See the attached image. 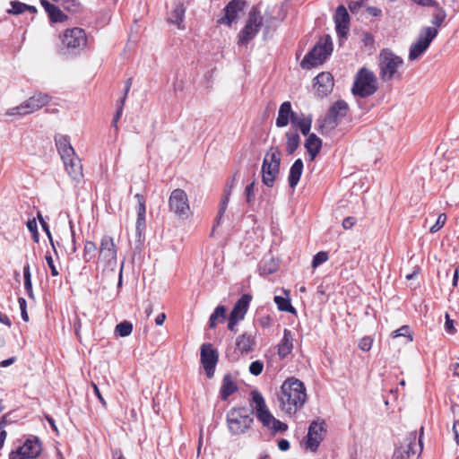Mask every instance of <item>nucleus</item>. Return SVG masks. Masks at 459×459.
Segmentation results:
<instances>
[{
    "label": "nucleus",
    "instance_id": "nucleus-1",
    "mask_svg": "<svg viewBox=\"0 0 459 459\" xmlns=\"http://www.w3.org/2000/svg\"><path fill=\"white\" fill-rule=\"evenodd\" d=\"M307 392L303 382L295 377L287 378L277 393L279 408L288 415H294L307 402Z\"/></svg>",
    "mask_w": 459,
    "mask_h": 459
},
{
    "label": "nucleus",
    "instance_id": "nucleus-2",
    "mask_svg": "<svg viewBox=\"0 0 459 459\" xmlns=\"http://www.w3.org/2000/svg\"><path fill=\"white\" fill-rule=\"evenodd\" d=\"M250 396V406L252 407L256 419L264 429H266L272 435L282 433L288 429V425L286 423L276 419L272 414L266 405L264 398L259 391H251Z\"/></svg>",
    "mask_w": 459,
    "mask_h": 459
},
{
    "label": "nucleus",
    "instance_id": "nucleus-3",
    "mask_svg": "<svg viewBox=\"0 0 459 459\" xmlns=\"http://www.w3.org/2000/svg\"><path fill=\"white\" fill-rule=\"evenodd\" d=\"M403 65V60L401 56L387 48L381 50L378 55L379 78L383 82L401 80L402 73L400 68Z\"/></svg>",
    "mask_w": 459,
    "mask_h": 459
},
{
    "label": "nucleus",
    "instance_id": "nucleus-4",
    "mask_svg": "<svg viewBox=\"0 0 459 459\" xmlns=\"http://www.w3.org/2000/svg\"><path fill=\"white\" fill-rule=\"evenodd\" d=\"M378 90V82L376 74L366 67L360 68L355 77L351 92L359 98H368Z\"/></svg>",
    "mask_w": 459,
    "mask_h": 459
},
{
    "label": "nucleus",
    "instance_id": "nucleus-5",
    "mask_svg": "<svg viewBox=\"0 0 459 459\" xmlns=\"http://www.w3.org/2000/svg\"><path fill=\"white\" fill-rule=\"evenodd\" d=\"M281 152L278 147H271L265 153L262 165V181L268 186L272 187L275 178L280 172Z\"/></svg>",
    "mask_w": 459,
    "mask_h": 459
},
{
    "label": "nucleus",
    "instance_id": "nucleus-6",
    "mask_svg": "<svg viewBox=\"0 0 459 459\" xmlns=\"http://www.w3.org/2000/svg\"><path fill=\"white\" fill-rule=\"evenodd\" d=\"M253 417L245 407L232 408L227 413V424L232 435H241L250 429Z\"/></svg>",
    "mask_w": 459,
    "mask_h": 459
},
{
    "label": "nucleus",
    "instance_id": "nucleus-7",
    "mask_svg": "<svg viewBox=\"0 0 459 459\" xmlns=\"http://www.w3.org/2000/svg\"><path fill=\"white\" fill-rule=\"evenodd\" d=\"M333 51V44L329 36L321 39L317 44L306 55L300 65L309 69L325 62Z\"/></svg>",
    "mask_w": 459,
    "mask_h": 459
},
{
    "label": "nucleus",
    "instance_id": "nucleus-8",
    "mask_svg": "<svg viewBox=\"0 0 459 459\" xmlns=\"http://www.w3.org/2000/svg\"><path fill=\"white\" fill-rule=\"evenodd\" d=\"M263 27V18L258 6H255L248 13L247 20L238 34V44L247 45L252 40Z\"/></svg>",
    "mask_w": 459,
    "mask_h": 459
},
{
    "label": "nucleus",
    "instance_id": "nucleus-9",
    "mask_svg": "<svg viewBox=\"0 0 459 459\" xmlns=\"http://www.w3.org/2000/svg\"><path fill=\"white\" fill-rule=\"evenodd\" d=\"M423 428H420V435L418 437L416 431L409 434L405 444L395 449L392 459H409L411 456L420 455L422 452L421 435Z\"/></svg>",
    "mask_w": 459,
    "mask_h": 459
},
{
    "label": "nucleus",
    "instance_id": "nucleus-10",
    "mask_svg": "<svg viewBox=\"0 0 459 459\" xmlns=\"http://www.w3.org/2000/svg\"><path fill=\"white\" fill-rule=\"evenodd\" d=\"M438 30L437 28L425 27L420 32L416 42L411 44L409 52V59L414 61L420 57L429 48L432 40L437 37Z\"/></svg>",
    "mask_w": 459,
    "mask_h": 459
},
{
    "label": "nucleus",
    "instance_id": "nucleus-11",
    "mask_svg": "<svg viewBox=\"0 0 459 459\" xmlns=\"http://www.w3.org/2000/svg\"><path fill=\"white\" fill-rule=\"evenodd\" d=\"M169 208L179 218L186 219L190 215L188 196L183 189L177 188L171 192L169 198Z\"/></svg>",
    "mask_w": 459,
    "mask_h": 459
},
{
    "label": "nucleus",
    "instance_id": "nucleus-12",
    "mask_svg": "<svg viewBox=\"0 0 459 459\" xmlns=\"http://www.w3.org/2000/svg\"><path fill=\"white\" fill-rule=\"evenodd\" d=\"M117 247L112 237L105 235L101 238L99 253L98 263L106 266H115L117 264Z\"/></svg>",
    "mask_w": 459,
    "mask_h": 459
},
{
    "label": "nucleus",
    "instance_id": "nucleus-13",
    "mask_svg": "<svg viewBox=\"0 0 459 459\" xmlns=\"http://www.w3.org/2000/svg\"><path fill=\"white\" fill-rule=\"evenodd\" d=\"M59 155L69 176L74 180H79L82 177V166L74 148L70 146L59 152Z\"/></svg>",
    "mask_w": 459,
    "mask_h": 459
},
{
    "label": "nucleus",
    "instance_id": "nucleus-14",
    "mask_svg": "<svg viewBox=\"0 0 459 459\" xmlns=\"http://www.w3.org/2000/svg\"><path fill=\"white\" fill-rule=\"evenodd\" d=\"M41 452V444L35 437L27 439L22 446L9 454V459H34Z\"/></svg>",
    "mask_w": 459,
    "mask_h": 459
},
{
    "label": "nucleus",
    "instance_id": "nucleus-15",
    "mask_svg": "<svg viewBox=\"0 0 459 459\" xmlns=\"http://www.w3.org/2000/svg\"><path fill=\"white\" fill-rule=\"evenodd\" d=\"M200 360L208 378H212L214 375L215 367L218 363V351L211 343H204L201 346Z\"/></svg>",
    "mask_w": 459,
    "mask_h": 459
},
{
    "label": "nucleus",
    "instance_id": "nucleus-16",
    "mask_svg": "<svg viewBox=\"0 0 459 459\" xmlns=\"http://www.w3.org/2000/svg\"><path fill=\"white\" fill-rule=\"evenodd\" d=\"M87 37L84 30L81 28H73L66 30L62 37V44L67 48H82L86 46Z\"/></svg>",
    "mask_w": 459,
    "mask_h": 459
},
{
    "label": "nucleus",
    "instance_id": "nucleus-17",
    "mask_svg": "<svg viewBox=\"0 0 459 459\" xmlns=\"http://www.w3.org/2000/svg\"><path fill=\"white\" fill-rule=\"evenodd\" d=\"M285 15L282 5L273 4L267 6L264 15H262L265 33H268L271 29L281 22Z\"/></svg>",
    "mask_w": 459,
    "mask_h": 459
},
{
    "label": "nucleus",
    "instance_id": "nucleus-18",
    "mask_svg": "<svg viewBox=\"0 0 459 459\" xmlns=\"http://www.w3.org/2000/svg\"><path fill=\"white\" fill-rule=\"evenodd\" d=\"M325 433V429L324 428V423L313 421L307 431V439L306 442L307 448L311 451H316L324 439Z\"/></svg>",
    "mask_w": 459,
    "mask_h": 459
},
{
    "label": "nucleus",
    "instance_id": "nucleus-19",
    "mask_svg": "<svg viewBox=\"0 0 459 459\" xmlns=\"http://www.w3.org/2000/svg\"><path fill=\"white\" fill-rule=\"evenodd\" d=\"M243 0H232L224 8V15L218 19L217 22L230 26L238 18V13L244 9Z\"/></svg>",
    "mask_w": 459,
    "mask_h": 459
},
{
    "label": "nucleus",
    "instance_id": "nucleus-20",
    "mask_svg": "<svg viewBox=\"0 0 459 459\" xmlns=\"http://www.w3.org/2000/svg\"><path fill=\"white\" fill-rule=\"evenodd\" d=\"M316 91L318 96L325 97L329 94L333 88V77L328 72H323L315 78Z\"/></svg>",
    "mask_w": 459,
    "mask_h": 459
},
{
    "label": "nucleus",
    "instance_id": "nucleus-21",
    "mask_svg": "<svg viewBox=\"0 0 459 459\" xmlns=\"http://www.w3.org/2000/svg\"><path fill=\"white\" fill-rule=\"evenodd\" d=\"M334 22L337 33L344 37L349 31L350 15L343 5H339L335 11Z\"/></svg>",
    "mask_w": 459,
    "mask_h": 459
},
{
    "label": "nucleus",
    "instance_id": "nucleus-22",
    "mask_svg": "<svg viewBox=\"0 0 459 459\" xmlns=\"http://www.w3.org/2000/svg\"><path fill=\"white\" fill-rule=\"evenodd\" d=\"M251 299L252 297L249 294L242 295L234 305L230 316L238 320L244 319Z\"/></svg>",
    "mask_w": 459,
    "mask_h": 459
},
{
    "label": "nucleus",
    "instance_id": "nucleus-23",
    "mask_svg": "<svg viewBox=\"0 0 459 459\" xmlns=\"http://www.w3.org/2000/svg\"><path fill=\"white\" fill-rule=\"evenodd\" d=\"M49 100L50 97L48 94L39 92L26 100L25 102L30 113H34L35 111L46 106Z\"/></svg>",
    "mask_w": 459,
    "mask_h": 459
},
{
    "label": "nucleus",
    "instance_id": "nucleus-24",
    "mask_svg": "<svg viewBox=\"0 0 459 459\" xmlns=\"http://www.w3.org/2000/svg\"><path fill=\"white\" fill-rule=\"evenodd\" d=\"M305 148L309 154V160L312 161L322 148V141L315 134H310L306 139Z\"/></svg>",
    "mask_w": 459,
    "mask_h": 459
},
{
    "label": "nucleus",
    "instance_id": "nucleus-25",
    "mask_svg": "<svg viewBox=\"0 0 459 459\" xmlns=\"http://www.w3.org/2000/svg\"><path fill=\"white\" fill-rule=\"evenodd\" d=\"M293 337L290 330L284 329L283 338L278 345V354L281 358L289 355L293 348Z\"/></svg>",
    "mask_w": 459,
    "mask_h": 459
},
{
    "label": "nucleus",
    "instance_id": "nucleus-26",
    "mask_svg": "<svg viewBox=\"0 0 459 459\" xmlns=\"http://www.w3.org/2000/svg\"><path fill=\"white\" fill-rule=\"evenodd\" d=\"M303 171V161L301 159H298L294 161L290 167L288 182L291 188H295L298 185Z\"/></svg>",
    "mask_w": 459,
    "mask_h": 459
},
{
    "label": "nucleus",
    "instance_id": "nucleus-27",
    "mask_svg": "<svg viewBox=\"0 0 459 459\" xmlns=\"http://www.w3.org/2000/svg\"><path fill=\"white\" fill-rule=\"evenodd\" d=\"M255 343V337L251 333H247L238 336L236 342L237 348L241 353H248L252 351Z\"/></svg>",
    "mask_w": 459,
    "mask_h": 459
},
{
    "label": "nucleus",
    "instance_id": "nucleus-28",
    "mask_svg": "<svg viewBox=\"0 0 459 459\" xmlns=\"http://www.w3.org/2000/svg\"><path fill=\"white\" fill-rule=\"evenodd\" d=\"M292 108L290 101H284L279 108L278 117L276 118V126L278 127H284L290 122V115H291Z\"/></svg>",
    "mask_w": 459,
    "mask_h": 459
},
{
    "label": "nucleus",
    "instance_id": "nucleus-29",
    "mask_svg": "<svg viewBox=\"0 0 459 459\" xmlns=\"http://www.w3.org/2000/svg\"><path fill=\"white\" fill-rule=\"evenodd\" d=\"M349 111V106L348 104L342 100H337L335 101L331 108L328 110V114L333 116V117L337 118L339 121H341L344 117H346L347 113Z\"/></svg>",
    "mask_w": 459,
    "mask_h": 459
},
{
    "label": "nucleus",
    "instance_id": "nucleus-30",
    "mask_svg": "<svg viewBox=\"0 0 459 459\" xmlns=\"http://www.w3.org/2000/svg\"><path fill=\"white\" fill-rule=\"evenodd\" d=\"M238 390L237 385L232 380L230 375H226L223 377L222 384L221 386V397L226 401L229 396L234 394Z\"/></svg>",
    "mask_w": 459,
    "mask_h": 459
},
{
    "label": "nucleus",
    "instance_id": "nucleus-31",
    "mask_svg": "<svg viewBox=\"0 0 459 459\" xmlns=\"http://www.w3.org/2000/svg\"><path fill=\"white\" fill-rule=\"evenodd\" d=\"M339 122L337 118L327 113L322 120H319L318 130L322 134H328L338 126Z\"/></svg>",
    "mask_w": 459,
    "mask_h": 459
},
{
    "label": "nucleus",
    "instance_id": "nucleus-32",
    "mask_svg": "<svg viewBox=\"0 0 459 459\" xmlns=\"http://www.w3.org/2000/svg\"><path fill=\"white\" fill-rule=\"evenodd\" d=\"M339 122L337 118L327 113L322 120H319L318 130L322 134H328L338 126Z\"/></svg>",
    "mask_w": 459,
    "mask_h": 459
},
{
    "label": "nucleus",
    "instance_id": "nucleus-33",
    "mask_svg": "<svg viewBox=\"0 0 459 459\" xmlns=\"http://www.w3.org/2000/svg\"><path fill=\"white\" fill-rule=\"evenodd\" d=\"M339 122L337 118L327 113L322 120H319L318 130L322 134H328L338 126Z\"/></svg>",
    "mask_w": 459,
    "mask_h": 459
},
{
    "label": "nucleus",
    "instance_id": "nucleus-34",
    "mask_svg": "<svg viewBox=\"0 0 459 459\" xmlns=\"http://www.w3.org/2000/svg\"><path fill=\"white\" fill-rule=\"evenodd\" d=\"M185 8L182 4H178L174 10L172 11L170 16L169 17V22L176 24L178 29L183 30L185 27L183 25L184 17H185Z\"/></svg>",
    "mask_w": 459,
    "mask_h": 459
},
{
    "label": "nucleus",
    "instance_id": "nucleus-35",
    "mask_svg": "<svg viewBox=\"0 0 459 459\" xmlns=\"http://www.w3.org/2000/svg\"><path fill=\"white\" fill-rule=\"evenodd\" d=\"M286 151L288 154H292L299 146L300 137L296 131L286 133Z\"/></svg>",
    "mask_w": 459,
    "mask_h": 459
},
{
    "label": "nucleus",
    "instance_id": "nucleus-36",
    "mask_svg": "<svg viewBox=\"0 0 459 459\" xmlns=\"http://www.w3.org/2000/svg\"><path fill=\"white\" fill-rule=\"evenodd\" d=\"M99 247L93 241L87 240L84 242L82 258L85 263H89L97 257Z\"/></svg>",
    "mask_w": 459,
    "mask_h": 459
},
{
    "label": "nucleus",
    "instance_id": "nucleus-37",
    "mask_svg": "<svg viewBox=\"0 0 459 459\" xmlns=\"http://www.w3.org/2000/svg\"><path fill=\"white\" fill-rule=\"evenodd\" d=\"M283 292L286 294V297L279 295L274 297V302L277 305L278 309L281 311L295 313V308L290 304L289 291L283 290Z\"/></svg>",
    "mask_w": 459,
    "mask_h": 459
},
{
    "label": "nucleus",
    "instance_id": "nucleus-38",
    "mask_svg": "<svg viewBox=\"0 0 459 459\" xmlns=\"http://www.w3.org/2000/svg\"><path fill=\"white\" fill-rule=\"evenodd\" d=\"M135 198H137L138 200L136 230H140V229L143 227L145 222V202L143 196L140 194H136Z\"/></svg>",
    "mask_w": 459,
    "mask_h": 459
},
{
    "label": "nucleus",
    "instance_id": "nucleus-39",
    "mask_svg": "<svg viewBox=\"0 0 459 459\" xmlns=\"http://www.w3.org/2000/svg\"><path fill=\"white\" fill-rule=\"evenodd\" d=\"M131 84H132V79L129 78L126 82L125 94H124L123 98L121 99L120 106L118 107V108H117V110L114 117H113V120H112V125L116 127L117 130V124L118 120L121 117V115H122V112H123V107H124L126 96H127V94H128V92L130 91Z\"/></svg>",
    "mask_w": 459,
    "mask_h": 459
},
{
    "label": "nucleus",
    "instance_id": "nucleus-40",
    "mask_svg": "<svg viewBox=\"0 0 459 459\" xmlns=\"http://www.w3.org/2000/svg\"><path fill=\"white\" fill-rule=\"evenodd\" d=\"M29 114L31 113L25 100L17 107L8 108L5 112V115L8 117H24Z\"/></svg>",
    "mask_w": 459,
    "mask_h": 459
},
{
    "label": "nucleus",
    "instance_id": "nucleus-41",
    "mask_svg": "<svg viewBox=\"0 0 459 459\" xmlns=\"http://www.w3.org/2000/svg\"><path fill=\"white\" fill-rule=\"evenodd\" d=\"M29 114L31 113L25 100L17 107L8 108L5 112V115L8 117H24Z\"/></svg>",
    "mask_w": 459,
    "mask_h": 459
},
{
    "label": "nucleus",
    "instance_id": "nucleus-42",
    "mask_svg": "<svg viewBox=\"0 0 459 459\" xmlns=\"http://www.w3.org/2000/svg\"><path fill=\"white\" fill-rule=\"evenodd\" d=\"M47 13L53 22H62L67 19V16L55 4L50 6Z\"/></svg>",
    "mask_w": 459,
    "mask_h": 459
},
{
    "label": "nucleus",
    "instance_id": "nucleus-43",
    "mask_svg": "<svg viewBox=\"0 0 459 459\" xmlns=\"http://www.w3.org/2000/svg\"><path fill=\"white\" fill-rule=\"evenodd\" d=\"M234 181H235V178H233L231 179V181L230 183H228L225 186V189H224V194H223V197H222V200H221V206H220V210H219V214L221 215L226 208H227V204L229 203V200H230V195L231 194V190L233 188V186H234Z\"/></svg>",
    "mask_w": 459,
    "mask_h": 459
},
{
    "label": "nucleus",
    "instance_id": "nucleus-44",
    "mask_svg": "<svg viewBox=\"0 0 459 459\" xmlns=\"http://www.w3.org/2000/svg\"><path fill=\"white\" fill-rule=\"evenodd\" d=\"M226 316V307L224 306H218L214 312L210 316L209 326L210 328H214L217 325V321L219 318L224 320Z\"/></svg>",
    "mask_w": 459,
    "mask_h": 459
},
{
    "label": "nucleus",
    "instance_id": "nucleus-45",
    "mask_svg": "<svg viewBox=\"0 0 459 459\" xmlns=\"http://www.w3.org/2000/svg\"><path fill=\"white\" fill-rule=\"evenodd\" d=\"M133 325L128 321H123L116 325L115 333L121 337H126L132 333Z\"/></svg>",
    "mask_w": 459,
    "mask_h": 459
},
{
    "label": "nucleus",
    "instance_id": "nucleus-46",
    "mask_svg": "<svg viewBox=\"0 0 459 459\" xmlns=\"http://www.w3.org/2000/svg\"><path fill=\"white\" fill-rule=\"evenodd\" d=\"M434 7L436 8V10L435 13H433L431 23L436 27H440L446 17V13L445 10L438 5L437 3V5Z\"/></svg>",
    "mask_w": 459,
    "mask_h": 459
},
{
    "label": "nucleus",
    "instance_id": "nucleus-47",
    "mask_svg": "<svg viewBox=\"0 0 459 459\" xmlns=\"http://www.w3.org/2000/svg\"><path fill=\"white\" fill-rule=\"evenodd\" d=\"M312 116L308 115L307 117H303L302 119L299 122V124L296 126L302 134L307 135L309 134V131L311 129L312 126Z\"/></svg>",
    "mask_w": 459,
    "mask_h": 459
},
{
    "label": "nucleus",
    "instance_id": "nucleus-48",
    "mask_svg": "<svg viewBox=\"0 0 459 459\" xmlns=\"http://www.w3.org/2000/svg\"><path fill=\"white\" fill-rule=\"evenodd\" d=\"M55 143L57 148L58 153L63 150L69 148L71 145L69 137L67 135L56 134L55 136Z\"/></svg>",
    "mask_w": 459,
    "mask_h": 459
},
{
    "label": "nucleus",
    "instance_id": "nucleus-49",
    "mask_svg": "<svg viewBox=\"0 0 459 459\" xmlns=\"http://www.w3.org/2000/svg\"><path fill=\"white\" fill-rule=\"evenodd\" d=\"M255 182L253 181L252 183H250L249 185H247L246 186V189L244 191L246 201L249 205H253L255 204Z\"/></svg>",
    "mask_w": 459,
    "mask_h": 459
},
{
    "label": "nucleus",
    "instance_id": "nucleus-50",
    "mask_svg": "<svg viewBox=\"0 0 459 459\" xmlns=\"http://www.w3.org/2000/svg\"><path fill=\"white\" fill-rule=\"evenodd\" d=\"M11 6L12 9L8 10V13L13 14H21L27 9V4L19 1H12Z\"/></svg>",
    "mask_w": 459,
    "mask_h": 459
},
{
    "label": "nucleus",
    "instance_id": "nucleus-51",
    "mask_svg": "<svg viewBox=\"0 0 459 459\" xmlns=\"http://www.w3.org/2000/svg\"><path fill=\"white\" fill-rule=\"evenodd\" d=\"M23 278H24V288L26 290L32 289L31 274L30 271V265L26 264L23 267Z\"/></svg>",
    "mask_w": 459,
    "mask_h": 459
},
{
    "label": "nucleus",
    "instance_id": "nucleus-52",
    "mask_svg": "<svg viewBox=\"0 0 459 459\" xmlns=\"http://www.w3.org/2000/svg\"><path fill=\"white\" fill-rule=\"evenodd\" d=\"M328 260V254L326 252H318L313 258L312 266L314 268L319 266Z\"/></svg>",
    "mask_w": 459,
    "mask_h": 459
},
{
    "label": "nucleus",
    "instance_id": "nucleus-53",
    "mask_svg": "<svg viewBox=\"0 0 459 459\" xmlns=\"http://www.w3.org/2000/svg\"><path fill=\"white\" fill-rule=\"evenodd\" d=\"M446 221V215L445 213H440L437 219L436 223L430 228L431 233H436L440 230L445 225Z\"/></svg>",
    "mask_w": 459,
    "mask_h": 459
},
{
    "label": "nucleus",
    "instance_id": "nucleus-54",
    "mask_svg": "<svg viewBox=\"0 0 459 459\" xmlns=\"http://www.w3.org/2000/svg\"><path fill=\"white\" fill-rule=\"evenodd\" d=\"M393 336L394 338L396 337H399V336H404V337H408V340L410 342L412 341V337L410 333V328L408 325H403L402 327H400L399 329L395 330L394 333H393Z\"/></svg>",
    "mask_w": 459,
    "mask_h": 459
},
{
    "label": "nucleus",
    "instance_id": "nucleus-55",
    "mask_svg": "<svg viewBox=\"0 0 459 459\" xmlns=\"http://www.w3.org/2000/svg\"><path fill=\"white\" fill-rule=\"evenodd\" d=\"M276 270H277V264L273 259L270 261L268 265L266 263H264L260 267L261 273H263V274H271V273H274Z\"/></svg>",
    "mask_w": 459,
    "mask_h": 459
},
{
    "label": "nucleus",
    "instance_id": "nucleus-56",
    "mask_svg": "<svg viewBox=\"0 0 459 459\" xmlns=\"http://www.w3.org/2000/svg\"><path fill=\"white\" fill-rule=\"evenodd\" d=\"M264 364L260 360L253 361L249 366V372L254 376H258L262 373Z\"/></svg>",
    "mask_w": 459,
    "mask_h": 459
},
{
    "label": "nucleus",
    "instance_id": "nucleus-57",
    "mask_svg": "<svg viewBox=\"0 0 459 459\" xmlns=\"http://www.w3.org/2000/svg\"><path fill=\"white\" fill-rule=\"evenodd\" d=\"M373 344V340L370 337H363L359 342V348L363 351H368Z\"/></svg>",
    "mask_w": 459,
    "mask_h": 459
},
{
    "label": "nucleus",
    "instance_id": "nucleus-58",
    "mask_svg": "<svg viewBox=\"0 0 459 459\" xmlns=\"http://www.w3.org/2000/svg\"><path fill=\"white\" fill-rule=\"evenodd\" d=\"M18 303H19V307H20V309H21L22 317V319L25 322H27L29 320V316H28V313H27V310H26V300H25V299L19 298Z\"/></svg>",
    "mask_w": 459,
    "mask_h": 459
},
{
    "label": "nucleus",
    "instance_id": "nucleus-59",
    "mask_svg": "<svg viewBox=\"0 0 459 459\" xmlns=\"http://www.w3.org/2000/svg\"><path fill=\"white\" fill-rule=\"evenodd\" d=\"M63 6L71 12H76L79 6V3L77 0H65L63 2Z\"/></svg>",
    "mask_w": 459,
    "mask_h": 459
},
{
    "label": "nucleus",
    "instance_id": "nucleus-60",
    "mask_svg": "<svg viewBox=\"0 0 459 459\" xmlns=\"http://www.w3.org/2000/svg\"><path fill=\"white\" fill-rule=\"evenodd\" d=\"M38 219L39 221V223H40L43 230L46 232V234L48 235V238L50 239V242H51L52 246H54L53 241H52V238H51V233H50V230H49V227H48V223L45 221V220L43 219L42 215L39 212L38 213Z\"/></svg>",
    "mask_w": 459,
    "mask_h": 459
},
{
    "label": "nucleus",
    "instance_id": "nucleus-61",
    "mask_svg": "<svg viewBox=\"0 0 459 459\" xmlns=\"http://www.w3.org/2000/svg\"><path fill=\"white\" fill-rule=\"evenodd\" d=\"M46 261H47L48 267L51 270L52 276H57L59 274V273L54 264L53 257L50 255H46Z\"/></svg>",
    "mask_w": 459,
    "mask_h": 459
},
{
    "label": "nucleus",
    "instance_id": "nucleus-62",
    "mask_svg": "<svg viewBox=\"0 0 459 459\" xmlns=\"http://www.w3.org/2000/svg\"><path fill=\"white\" fill-rule=\"evenodd\" d=\"M445 328L448 333H455V328L454 326V320L450 319L448 314H446Z\"/></svg>",
    "mask_w": 459,
    "mask_h": 459
},
{
    "label": "nucleus",
    "instance_id": "nucleus-63",
    "mask_svg": "<svg viewBox=\"0 0 459 459\" xmlns=\"http://www.w3.org/2000/svg\"><path fill=\"white\" fill-rule=\"evenodd\" d=\"M27 228L36 238L38 235V227H37V221H36L35 218L29 220L27 221Z\"/></svg>",
    "mask_w": 459,
    "mask_h": 459
},
{
    "label": "nucleus",
    "instance_id": "nucleus-64",
    "mask_svg": "<svg viewBox=\"0 0 459 459\" xmlns=\"http://www.w3.org/2000/svg\"><path fill=\"white\" fill-rule=\"evenodd\" d=\"M356 223V218L354 217H347L342 221V227L345 230L351 229Z\"/></svg>",
    "mask_w": 459,
    "mask_h": 459
}]
</instances>
